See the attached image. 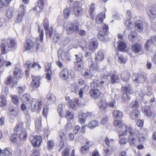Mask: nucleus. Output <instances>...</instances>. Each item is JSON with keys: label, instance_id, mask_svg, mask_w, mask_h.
I'll return each mask as SVG.
<instances>
[{"label": "nucleus", "instance_id": "49", "mask_svg": "<svg viewBox=\"0 0 156 156\" xmlns=\"http://www.w3.org/2000/svg\"><path fill=\"white\" fill-rule=\"evenodd\" d=\"M83 62H77V64L75 65V68H76L77 70L79 71L81 70L83 67Z\"/></svg>", "mask_w": 156, "mask_h": 156}, {"label": "nucleus", "instance_id": "48", "mask_svg": "<svg viewBox=\"0 0 156 156\" xmlns=\"http://www.w3.org/2000/svg\"><path fill=\"white\" fill-rule=\"evenodd\" d=\"M47 144V148L48 150L52 149L54 146V144L52 140H49L48 141Z\"/></svg>", "mask_w": 156, "mask_h": 156}, {"label": "nucleus", "instance_id": "42", "mask_svg": "<svg viewBox=\"0 0 156 156\" xmlns=\"http://www.w3.org/2000/svg\"><path fill=\"white\" fill-rule=\"evenodd\" d=\"M119 79V76L118 75L113 74L111 76L110 81L112 83H115L118 81Z\"/></svg>", "mask_w": 156, "mask_h": 156}, {"label": "nucleus", "instance_id": "28", "mask_svg": "<svg viewBox=\"0 0 156 156\" xmlns=\"http://www.w3.org/2000/svg\"><path fill=\"white\" fill-rule=\"evenodd\" d=\"M142 110L144 114L146 116H151L152 115V113L151 112L149 106H147L143 107L142 108Z\"/></svg>", "mask_w": 156, "mask_h": 156}, {"label": "nucleus", "instance_id": "36", "mask_svg": "<svg viewBox=\"0 0 156 156\" xmlns=\"http://www.w3.org/2000/svg\"><path fill=\"white\" fill-rule=\"evenodd\" d=\"M95 7L94 4H92L90 6L89 10V13L92 19H93L94 17V12Z\"/></svg>", "mask_w": 156, "mask_h": 156}, {"label": "nucleus", "instance_id": "5", "mask_svg": "<svg viewBox=\"0 0 156 156\" xmlns=\"http://www.w3.org/2000/svg\"><path fill=\"white\" fill-rule=\"evenodd\" d=\"M114 125L119 128V136L124 135L126 133L127 127L125 124L120 121L115 120L114 122Z\"/></svg>", "mask_w": 156, "mask_h": 156}, {"label": "nucleus", "instance_id": "15", "mask_svg": "<svg viewBox=\"0 0 156 156\" xmlns=\"http://www.w3.org/2000/svg\"><path fill=\"white\" fill-rule=\"evenodd\" d=\"M75 42L77 44V45H74L73 47L74 48H77L78 46H80L84 51L86 50L87 42L85 41L79 39L76 40Z\"/></svg>", "mask_w": 156, "mask_h": 156}, {"label": "nucleus", "instance_id": "10", "mask_svg": "<svg viewBox=\"0 0 156 156\" xmlns=\"http://www.w3.org/2000/svg\"><path fill=\"white\" fill-rule=\"evenodd\" d=\"M79 25L78 23H69L66 28L67 33L71 34L73 32H77L79 30Z\"/></svg>", "mask_w": 156, "mask_h": 156}, {"label": "nucleus", "instance_id": "44", "mask_svg": "<svg viewBox=\"0 0 156 156\" xmlns=\"http://www.w3.org/2000/svg\"><path fill=\"white\" fill-rule=\"evenodd\" d=\"M125 24L127 26V28L128 30H130L133 27V24L131 23V20L125 19Z\"/></svg>", "mask_w": 156, "mask_h": 156}, {"label": "nucleus", "instance_id": "29", "mask_svg": "<svg viewBox=\"0 0 156 156\" xmlns=\"http://www.w3.org/2000/svg\"><path fill=\"white\" fill-rule=\"evenodd\" d=\"M118 46L119 50L122 51H124L126 48V44L124 41L119 40L118 43Z\"/></svg>", "mask_w": 156, "mask_h": 156}, {"label": "nucleus", "instance_id": "45", "mask_svg": "<svg viewBox=\"0 0 156 156\" xmlns=\"http://www.w3.org/2000/svg\"><path fill=\"white\" fill-rule=\"evenodd\" d=\"M41 117L39 116L38 118L35 121V125L36 128L39 129L41 126Z\"/></svg>", "mask_w": 156, "mask_h": 156}, {"label": "nucleus", "instance_id": "58", "mask_svg": "<svg viewBox=\"0 0 156 156\" xmlns=\"http://www.w3.org/2000/svg\"><path fill=\"white\" fill-rule=\"evenodd\" d=\"M127 139L124 137L121 138L119 139V142L120 144H125L128 142Z\"/></svg>", "mask_w": 156, "mask_h": 156}, {"label": "nucleus", "instance_id": "27", "mask_svg": "<svg viewBox=\"0 0 156 156\" xmlns=\"http://www.w3.org/2000/svg\"><path fill=\"white\" fill-rule=\"evenodd\" d=\"M133 51L135 53H138L141 50L142 46L138 44H134L132 46Z\"/></svg>", "mask_w": 156, "mask_h": 156}, {"label": "nucleus", "instance_id": "33", "mask_svg": "<svg viewBox=\"0 0 156 156\" xmlns=\"http://www.w3.org/2000/svg\"><path fill=\"white\" fill-rule=\"evenodd\" d=\"M137 35V34L135 31H132L129 35V39L130 41L133 42L135 40Z\"/></svg>", "mask_w": 156, "mask_h": 156}, {"label": "nucleus", "instance_id": "55", "mask_svg": "<svg viewBox=\"0 0 156 156\" xmlns=\"http://www.w3.org/2000/svg\"><path fill=\"white\" fill-rule=\"evenodd\" d=\"M153 44L152 41L150 40H148L147 41L146 43H145V48L146 50H148L149 48L151 45L152 44Z\"/></svg>", "mask_w": 156, "mask_h": 156}, {"label": "nucleus", "instance_id": "51", "mask_svg": "<svg viewBox=\"0 0 156 156\" xmlns=\"http://www.w3.org/2000/svg\"><path fill=\"white\" fill-rule=\"evenodd\" d=\"M18 137L17 134L15 132L12 135L11 137V140L13 143H16L17 141V139Z\"/></svg>", "mask_w": 156, "mask_h": 156}, {"label": "nucleus", "instance_id": "61", "mask_svg": "<svg viewBox=\"0 0 156 156\" xmlns=\"http://www.w3.org/2000/svg\"><path fill=\"white\" fill-rule=\"evenodd\" d=\"M46 71H48V73H47L46 74V78L47 79L49 80H51V72L50 68L47 69Z\"/></svg>", "mask_w": 156, "mask_h": 156}, {"label": "nucleus", "instance_id": "46", "mask_svg": "<svg viewBox=\"0 0 156 156\" xmlns=\"http://www.w3.org/2000/svg\"><path fill=\"white\" fill-rule=\"evenodd\" d=\"M89 147L86 145L82 146L81 148V151L83 154H86L89 152Z\"/></svg>", "mask_w": 156, "mask_h": 156}, {"label": "nucleus", "instance_id": "59", "mask_svg": "<svg viewBox=\"0 0 156 156\" xmlns=\"http://www.w3.org/2000/svg\"><path fill=\"white\" fill-rule=\"evenodd\" d=\"M138 105V102L136 101H135L131 103L129 105V107L132 108H137Z\"/></svg>", "mask_w": 156, "mask_h": 156}, {"label": "nucleus", "instance_id": "52", "mask_svg": "<svg viewBox=\"0 0 156 156\" xmlns=\"http://www.w3.org/2000/svg\"><path fill=\"white\" fill-rule=\"evenodd\" d=\"M108 106H109L110 107L115 108L116 106V102L115 100L114 99L111 101H110L107 104Z\"/></svg>", "mask_w": 156, "mask_h": 156}, {"label": "nucleus", "instance_id": "26", "mask_svg": "<svg viewBox=\"0 0 156 156\" xmlns=\"http://www.w3.org/2000/svg\"><path fill=\"white\" fill-rule=\"evenodd\" d=\"M98 43L97 41H91L89 44V49L90 50L94 51L98 48Z\"/></svg>", "mask_w": 156, "mask_h": 156}, {"label": "nucleus", "instance_id": "35", "mask_svg": "<svg viewBox=\"0 0 156 156\" xmlns=\"http://www.w3.org/2000/svg\"><path fill=\"white\" fill-rule=\"evenodd\" d=\"M118 61L121 64H125L127 62V59L123 55H119L118 57Z\"/></svg>", "mask_w": 156, "mask_h": 156}, {"label": "nucleus", "instance_id": "2", "mask_svg": "<svg viewBox=\"0 0 156 156\" xmlns=\"http://www.w3.org/2000/svg\"><path fill=\"white\" fill-rule=\"evenodd\" d=\"M123 94L122 97V101L124 102L129 101L130 98V95L133 93V91L129 83H124L122 84Z\"/></svg>", "mask_w": 156, "mask_h": 156}, {"label": "nucleus", "instance_id": "56", "mask_svg": "<svg viewBox=\"0 0 156 156\" xmlns=\"http://www.w3.org/2000/svg\"><path fill=\"white\" fill-rule=\"evenodd\" d=\"M75 56L77 60V62H83L82 59L83 55L82 53H80L78 55H76Z\"/></svg>", "mask_w": 156, "mask_h": 156}, {"label": "nucleus", "instance_id": "64", "mask_svg": "<svg viewBox=\"0 0 156 156\" xmlns=\"http://www.w3.org/2000/svg\"><path fill=\"white\" fill-rule=\"evenodd\" d=\"M150 79L152 83H155L156 82V75L154 73H152L151 74L150 76Z\"/></svg>", "mask_w": 156, "mask_h": 156}, {"label": "nucleus", "instance_id": "31", "mask_svg": "<svg viewBox=\"0 0 156 156\" xmlns=\"http://www.w3.org/2000/svg\"><path fill=\"white\" fill-rule=\"evenodd\" d=\"M147 14L151 20H154L155 18L156 11L153 9H151L148 11Z\"/></svg>", "mask_w": 156, "mask_h": 156}, {"label": "nucleus", "instance_id": "41", "mask_svg": "<svg viewBox=\"0 0 156 156\" xmlns=\"http://www.w3.org/2000/svg\"><path fill=\"white\" fill-rule=\"evenodd\" d=\"M27 137V134L26 129L23 128L20 133V139L24 140L26 139Z\"/></svg>", "mask_w": 156, "mask_h": 156}, {"label": "nucleus", "instance_id": "53", "mask_svg": "<svg viewBox=\"0 0 156 156\" xmlns=\"http://www.w3.org/2000/svg\"><path fill=\"white\" fill-rule=\"evenodd\" d=\"M10 148L8 147L3 150L2 156H9L10 154Z\"/></svg>", "mask_w": 156, "mask_h": 156}, {"label": "nucleus", "instance_id": "21", "mask_svg": "<svg viewBox=\"0 0 156 156\" xmlns=\"http://www.w3.org/2000/svg\"><path fill=\"white\" fill-rule=\"evenodd\" d=\"M135 28L138 32L142 31L143 29V23L141 20H138L135 23Z\"/></svg>", "mask_w": 156, "mask_h": 156}, {"label": "nucleus", "instance_id": "17", "mask_svg": "<svg viewBox=\"0 0 156 156\" xmlns=\"http://www.w3.org/2000/svg\"><path fill=\"white\" fill-rule=\"evenodd\" d=\"M33 80L31 82V85L34 88L37 87L40 83V77L39 76H32Z\"/></svg>", "mask_w": 156, "mask_h": 156}, {"label": "nucleus", "instance_id": "34", "mask_svg": "<svg viewBox=\"0 0 156 156\" xmlns=\"http://www.w3.org/2000/svg\"><path fill=\"white\" fill-rule=\"evenodd\" d=\"M1 101H0V107H3L7 105V101L4 95H2L0 97Z\"/></svg>", "mask_w": 156, "mask_h": 156}, {"label": "nucleus", "instance_id": "47", "mask_svg": "<svg viewBox=\"0 0 156 156\" xmlns=\"http://www.w3.org/2000/svg\"><path fill=\"white\" fill-rule=\"evenodd\" d=\"M66 116L67 120H71L73 119V114L69 111H67L66 112Z\"/></svg>", "mask_w": 156, "mask_h": 156}, {"label": "nucleus", "instance_id": "7", "mask_svg": "<svg viewBox=\"0 0 156 156\" xmlns=\"http://www.w3.org/2000/svg\"><path fill=\"white\" fill-rule=\"evenodd\" d=\"M42 102L36 99H33L31 102V110L33 112L36 110L40 111L42 108Z\"/></svg>", "mask_w": 156, "mask_h": 156}, {"label": "nucleus", "instance_id": "62", "mask_svg": "<svg viewBox=\"0 0 156 156\" xmlns=\"http://www.w3.org/2000/svg\"><path fill=\"white\" fill-rule=\"evenodd\" d=\"M13 12L11 10L9 9L7 12L6 16L8 19L11 18L13 16Z\"/></svg>", "mask_w": 156, "mask_h": 156}, {"label": "nucleus", "instance_id": "8", "mask_svg": "<svg viewBox=\"0 0 156 156\" xmlns=\"http://www.w3.org/2000/svg\"><path fill=\"white\" fill-rule=\"evenodd\" d=\"M97 102L100 110L102 113H104L108 110L107 103L106 101L103 99V97L97 101Z\"/></svg>", "mask_w": 156, "mask_h": 156}, {"label": "nucleus", "instance_id": "24", "mask_svg": "<svg viewBox=\"0 0 156 156\" xmlns=\"http://www.w3.org/2000/svg\"><path fill=\"white\" fill-rule=\"evenodd\" d=\"M112 114L113 117L115 119H121L123 117L122 112L118 110H114Z\"/></svg>", "mask_w": 156, "mask_h": 156}, {"label": "nucleus", "instance_id": "60", "mask_svg": "<svg viewBox=\"0 0 156 156\" xmlns=\"http://www.w3.org/2000/svg\"><path fill=\"white\" fill-rule=\"evenodd\" d=\"M13 103L16 105L19 103L18 97L16 95L12 96L11 97Z\"/></svg>", "mask_w": 156, "mask_h": 156}, {"label": "nucleus", "instance_id": "4", "mask_svg": "<svg viewBox=\"0 0 156 156\" xmlns=\"http://www.w3.org/2000/svg\"><path fill=\"white\" fill-rule=\"evenodd\" d=\"M103 29L105 34H104L102 31H99L98 32V37L100 40L103 42L106 43L109 40V39L106 34L109 29L108 25L104 24Z\"/></svg>", "mask_w": 156, "mask_h": 156}, {"label": "nucleus", "instance_id": "16", "mask_svg": "<svg viewBox=\"0 0 156 156\" xmlns=\"http://www.w3.org/2000/svg\"><path fill=\"white\" fill-rule=\"evenodd\" d=\"M31 65V63L30 61L27 62L25 64V67L26 68V70H25V73L27 75V76L28 75L29 73L30 68L36 69L37 64L36 63H33L31 66L30 67Z\"/></svg>", "mask_w": 156, "mask_h": 156}, {"label": "nucleus", "instance_id": "43", "mask_svg": "<svg viewBox=\"0 0 156 156\" xmlns=\"http://www.w3.org/2000/svg\"><path fill=\"white\" fill-rule=\"evenodd\" d=\"M38 31L39 33L40 32L39 34V38L41 42H43V40L44 37V31L43 30H42L40 32L41 27L40 26L38 25Z\"/></svg>", "mask_w": 156, "mask_h": 156}, {"label": "nucleus", "instance_id": "22", "mask_svg": "<svg viewBox=\"0 0 156 156\" xmlns=\"http://www.w3.org/2000/svg\"><path fill=\"white\" fill-rule=\"evenodd\" d=\"M99 125V123L98 121L96 120H93L88 123L87 126L89 129H92L98 126Z\"/></svg>", "mask_w": 156, "mask_h": 156}, {"label": "nucleus", "instance_id": "1", "mask_svg": "<svg viewBox=\"0 0 156 156\" xmlns=\"http://www.w3.org/2000/svg\"><path fill=\"white\" fill-rule=\"evenodd\" d=\"M0 49L2 55L6 54L9 51L15 50L16 43L14 39L8 38L6 39L3 38L1 39Z\"/></svg>", "mask_w": 156, "mask_h": 156}, {"label": "nucleus", "instance_id": "11", "mask_svg": "<svg viewBox=\"0 0 156 156\" xmlns=\"http://www.w3.org/2000/svg\"><path fill=\"white\" fill-rule=\"evenodd\" d=\"M43 23L44 28L45 30L46 37H51L53 32V29L52 27H51L50 28H48L49 23L47 18H45L44 19Z\"/></svg>", "mask_w": 156, "mask_h": 156}, {"label": "nucleus", "instance_id": "12", "mask_svg": "<svg viewBox=\"0 0 156 156\" xmlns=\"http://www.w3.org/2000/svg\"><path fill=\"white\" fill-rule=\"evenodd\" d=\"M91 97L97 101L103 97V94L100 93L98 89H92L89 92Z\"/></svg>", "mask_w": 156, "mask_h": 156}, {"label": "nucleus", "instance_id": "13", "mask_svg": "<svg viewBox=\"0 0 156 156\" xmlns=\"http://www.w3.org/2000/svg\"><path fill=\"white\" fill-rule=\"evenodd\" d=\"M73 10L75 14L78 16L81 15L83 13V9L80 6V3L75 1L73 3Z\"/></svg>", "mask_w": 156, "mask_h": 156}, {"label": "nucleus", "instance_id": "9", "mask_svg": "<svg viewBox=\"0 0 156 156\" xmlns=\"http://www.w3.org/2000/svg\"><path fill=\"white\" fill-rule=\"evenodd\" d=\"M33 147H38L41 145L42 141V137L39 136H32L29 138Z\"/></svg>", "mask_w": 156, "mask_h": 156}, {"label": "nucleus", "instance_id": "23", "mask_svg": "<svg viewBox=\"0 0 156 156\" xmlns=\"http://www.w3.org/2000/svg\"><path fill=\"white\" fill-rule=\"evenodd\" d=\"M130 75L129 72L127 71H124L121 75V78L124 81L127 83L129 79Z\"/></svg>", "mask_w": 156, "mask_h": 156}, {"label": "nucleus", "instance_id": "19", "mask_svg": "<svg viewBox=\"0 0 156 156\" xmlns=\"http://www.w3.org/2000/svg\"><path fill=\"white\" fill-rule=\"evenodd\" d=\"M104 81H100L98 80H94L91 84V88H94V89H97V88L100 87L101 84H103L104 83Z\"/></svg>", "mask_w": 156, "mask_h": 156}, {"label": "nucleus", "instance_id": "40", "mask_svg": "<svg viewBox=\"0 0 156 156\" xmlns=\"http://www.w3.org/2000/svg\"><path fill=\"white\" fill-rule=\"evenodd\" d=\"M13 77L11 76H9L7 77L5 80V83L7 85H9L12 84L14 81Z\"/></svg>", "mask_w": 156, "mask_h": 156}, {"label": "nucleus", "instance_id": "37", "mask_svg": "<svg viewBox=\"0 0 156 156\" xmlns=\"http://www.w3.org/2000/svg\"><path fill=\"white\" fill-rule=\"evenodd\" d=\"M30 96L28 94H26L23 95L21 98V101L23 102L26 103L30 101Z\"/></svg>", "mask_w": 156, "mask_h": 156}, {"label": "nucleus", "instance_id": "57", "mask_svg": "<svg viewBox=\"0 0 156 156\" xmlns=\"http://www.w3.org/2000/svg\"><path fill=\"white\" fill-rule=\"evenodd\" d=\"M147 89V87H144V89H142V91L143 94H144V95H146L147 96L151 95V93L150 91H148Z\"/></svg>", "mask_w": 156, "mask_h": 156}, {"label": "nucleus", "instance_id": "32", "mask_svg": "<svg viewBox=\"0 0 156 156\" xmlns=\"http://www.w3.org/2000/svg\"><path fill=\"white\" fill-rule=\"evenodd\" d=\"M79 100L77 99H75L74 101L71 100L69 102L70 107L73 109L75 110L76 108V105H78Z\"/></svg>", "mask_w": 156, "mask_h": 156}, {"label": "nucleus", "instance_id": "3", "mask_svg": "<svg viewBox=\"0 0 156 156\" xmlns=\"http://www.w3.org/2000/svg\"><path fill=\"white\" fill-rule=\"evenodd\" d=\"M138 139H135L134 136L129 135L128 138V142L130 144L133 146H136L138 142L142 143L145 140V137L144 134L142 131H140L139 133V135L137 137Z\"/></svg>", "mask_w": 156, "mask_h": 156}, {"label": "nucleus", "instance_id": "25", "mask_svg": "<svg viewBox=\"0 0 156 156\" xmlns=\"http://www.w3.org/2000/svg\"><path fill=\"white\" fill-rule=\"evenodd\" d=\"M69 72L66 69H64L60 74V77L63 80H66L69 76Z\"/></svg>", "mask_w": 156, "mask_h": 156}, {"label": "nucleus", "instance_id": "63", "mask_svg": "<svg viewBox=\"0 0 156 156\" xmlns=\"http://www.w3.org/2000/svg\"><path fill=\"white\" fill-rule=\"evenodd\" d=\"M60 35L59 34L55 33L53 38V41L55 43L57 42L59 40Z\"/></svg>", "mask_w": 156, "mask_h": 156}, {"label": "nucleus", "instance_id": "20", "mask_svg": "<svg viewBox=\"0 0 156 156\" xmlns=\"http://www.w3.org/2000/svg\"><path fill=\"white\" fill-rule=\"evenodd\" d=\"M105 18V12H102L98 14L96 18V22L98 23H101L103 22V20Z\"/></svg>", "mask_w": 156, "mask_h": 156}, {"label": "nucleus", "instance_id": "54", "mask_svg": "<svg viewBox=\"0 0 156 156\" xmlns=\"http://www.w3.org/2000/svg\"><path fill=\"white\" fill-rule=\"evenodd\" d=\"M64 16L65 18L68 19L70 15V11L68 9H64L63 12Z\"/></svg>", "mask_w": 156, "mask_h": 156}, {"label": "nucleus", "instance_id": "39", "mask_svg": "<svg viewBox=\"0 0 156 156\" xmlns=\"http://www.w3.org/2000/svg\"><path fill=\"white\" fill-rule=\"evenodd\" d=\"M93 72L90 70H86L84 73L83 76L86 78H91L93 76Z\"/></svg>", "mask_w": 156, "mask_h": 156}, {"label": "nucleus", "instance_id": "50", "mask_svg": "<svg viewBox=\"0 0 156 156\" xmlns=\"http://www.w3.org/2000/svg\"><path fill=\"white\" fill-rule=\"evenodd\" d=\"M73 125L70 121H68L65 126V128L66 131H69L72 129Z\"/></svg>", "mask_w": 156, "mask_h": 156}, {"label": "nucleus", "instance_id": "14", "mask_svg": "<svg viewBox=\"0 0 156 156\" xmlns=\"http://www.w3.org/2000/svg\"><path fill=\"white\" fill-rule=\"evenodd\" d=\"M146 77L142 74H135L132 76V80L135 83H140L145 81Z\"/></svg>", "mask_w": 156, "mask_h": 156}, {"label": "nucleus", "instance_id": "30", "mask_svg": "<svg viewBox=\"0 0 156 156\" xmlns=\"http://www.w3.org/2000/svg\"><path fill=\"white\" fill-rule=\"evenodd\" d=\"M104 58L103 53L101 51H99L98 52L95 59L96 62H98L102 60Z\"/></svg>", "mask_w": 156, "mask_h": 156}, {"label": "nucleus", "instance_id": "18", "mask_svg": "<svg viewBox=\"0 0 156 156\" xmlns=\"http://www.w3.org/2000/svg\"><path fill=\"white\" fill-rule=\"evenodd\" d=\"M140 112L137 109L133 110L130 114L131 119L135 121L140 116Z\"/></svg>", "mask_w": 156, "mask_h": 156}, {"label": "nucleus", "instance_id": "6", "mask_svg": "<svg viewBox=\"0 0 156 156\" xmlns=\"http://www.w3.org/2000/svg\"><path fill=\"white\" fill-rule=\"evenodd\" d=\"M40 46V42L36 41L35 42L34 45L33 41L30 39H27L24 46V48L26 51H28L33 49V48L35 47L37 50Z\"/></svg>", "mask_w": 156, "mask_h": 156}, {"label": "nucleus", "instance_id": "38", "mask_svg": "<svg viewBox=\"0 0 156 156\" xmlns=\"http://www.w3.org/2000/svg\"><path fill=\"white\" fill-rule=\"evenodd\" d=\"M99 67L97 62L96 63H92L90 67V70L92 72V71H96L98 70Z\"/></svg>", "mask_w": 156, "mask_h": 156}]
</instances>
